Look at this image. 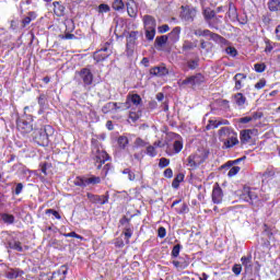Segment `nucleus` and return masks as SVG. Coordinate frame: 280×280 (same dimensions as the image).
<instances>
[{"label": "nucleus", "mask_w": 280, "mask_h": 280, "mask_svg": "<svg viewBox=\"0 0 280 280\" xmlns=\"http://www.w3.org/2000/svg\"><path fill=\"white\" fill-rule=\"evenodd\" d=\"M209 158V151L201 150L198 151L195 154H191L187 159V166L190 167V170H197L202 165L205 161Z\"/></svg>", "instance_id": "f257e3e1"}, {"label": "nucleus", "mask_w": 280, "mask_h": 280, "mask_svg": "<svg viewBox=\"0 0 280 280\" xmlns=\"http://www.w3.org/2000/svg\"><path fill=\"white\" fill-rule=\"evenodd\" d=\"M49 132H51V126H46L40 129H36L33 132V139L38 145H47L49 143Z\"/></svg>", "instance_id": "f03ea898"}, {"label": "nucleus", "mask_w": 280, "mask_h": 280, "mask_svg": "<svg viewBox=\"0 0 280 280\" xmlns=\"http://www.w3.org/2000/svg\"><path fill=\"white\" fill-rule=\"evenodd\" d=\"M92 153L94 156L95 165L97 170H102V165L108 161V153L100 149L98 147H93Z\"/></svg>", "instance_id": "7ed1b4c3"}, {"label": "nucleus", "mask_w": 280, "mask_h": 280, "mask_svg": "<svg viewBox=\"0 0 280 280\" xmlns=\"http://www.w3.org/2000/svg\"><path fill=\"white\" fill-rule=\"evenodd\" d=\"M205 82V77L200 73L188 77L182 81L180 86H197L198 84H202Z\"/></svg>", "instance_id": "20e7f679"}, {"label": "nucleus", "mask_w": 280, "mask_h": 280, "mask_svg": "<svg viewBox=\"0 0 280 280\" xmlns=\"http://www.w3.org/2000/svg\"><path fill=\"white\" fill-rule=\"evenodd\" d=\"M197 11L195 8L182 7L180 19L187 23H192L196 19Z\"/></svg>", "instance_id": "39448f33"}, {"label": "nucleus", "mask_w": 280, "mask_h": 280, "mask_svg": "<svg viewBox=\"0 0 280 280\" xmlns=\"http://www.w3.org/2000/svg\"><path fill=\"white\" fill-rule=\"evenodd\" d=\"M79 77L81 78L84 86H91L93 84V72L89 68H82L79 71Z\"/></svg>", "instance_id": "423d86ee"}, {"label": "nucleus", "mask_w": 280, "mask_h": 280, "mask_svg": "<svg viewBox=\"0 0 280 280\" xmlns=\"http://www.w3.org/2000/svg\"><path fill=\"white\" fill-rule=\"evenodd\" d=\"M18 130L22 135H30V132H32V130H34V125H32V121H27V120L21 118V119H18Z\"/></svg>", "instance_id": "0eeeda50"}, {"label": "nucleus", "mask_w": 280, "mask_h": 280, "mask_svg": "<svg viewBox=\"0 0 280 280\" xmlns=\"http://www.w3.org/2000/svg\"><path fill=\"white\" fill-rule=\"evenodd\" d=\"M222 198H224V194L220 185L217 184L212 190V202L214 205H222Z\"/></svg>", "instance_id": "6e6552de"}, {"label": "nucleus", "mask_w": 280, "mask_h": 280, "mask_svg": "<svg viewBox=\"0 0 280 280\" xmlns=\"http://www.w3.org/2000/svg\"><path fill=\"white\" fill-rule=\"evenodd\" d=\"M112 54L113 51L109 50L108 47H103L98 51L94 52V60H96V62H102V60H106V58Z\"/></svg>", "instance_id": "1a4fd4ad"}, {"label": "nucleus", "mask_w": 280, "mask_h": 280, "mask_svg": "<svg viewBox=\"0 0 280 280\" xmlns=\"http://www.w3.org/2000/svg\"><path fill=\"white\" fill-rule=\"evenodd\" d=\"M86 197L90 202H94L95 205H106V202H108V197L106 196L93 195L91 192H88Z\"/></svg>", "instance_id": "9d476101"}, {"label": "nucleus", "mask_w": 280, "mask_h": 280, "mask_svg": "<svg viewBox=\"0 0 280 280\" xmlns=\"http://www.w3.org/2000/svg\"><path fill=\"white\" fill-rule=\"evenodd\" d=\"M203 36L205 37H210L211 40H215V43H221V45H228L229 44V42L224 37L218 35L215 33H211V31H209V30H203Z\"/></svg>", "instance_id": "9b49d317"}, {"label": "nucleus", "mask_w": 280, "mask_h": 280, "mask_svg": "<svg viewBox=\"0 0 280 280\" xmlns=\"http://www.w3.org/2000/svg\"><path fill=\"white\" fill-rule=\"evenodd\" d=\"M68 272L69 269L63 265L57 271L52 272L51 280H65L67 279Z\"/></svg>", "instance_id": "f8f14e48"}, {"label": "nucleus", "mask_w": 280, "mask_h": 280, "mask_svg": "<svg viewBox=\"0 0 280 280\" xmlns=\"http://www.w3.org/2000/svg\"><path fill=\"white\" fill-rule=\"evenodd\" d=\"M126 7L128 15L131 19H136L137 13L139 12V9L137 8V2H135V0H127Z\"/></svg>", "instance_id": "ddd939ff"}, {"label": "nucleus", "mask_w": 280, "mask_h": 280, "mask_svg": "<svg viewBox=\"0 0 280 280\" xmlns=\"http://www.w3.org/2000/svg\"><path fill=\"white\" fill-rule=\"evenodd\" d=\"M151 75H155L158 78H163V75H167L170 73V70L165 68V66H158L150 69Z\"/></svg>", "instance_id": "4468645a"}, {"label": "nucleus", "mask_w": 280, "mask_h": 280, "mask_svg": "<svg viewBox=\"0 0 280 280\" xmlns=\"http://www.w3.org/2000/svg\"><path fill=\"white\" fill-rule=\"evenodd\" d=\"M233 80L235 82L234 91H241V89L244 86V80H246V74L236 73Z\"/></svg>", "instance_id": "2eb2a0df"}, {"label": "nucleus", "mask_w": 280, "mask_h": 280, "mask_svg": "<svg viewBox=\"0 0 280 280\" xmlns=\"http://www.w3.org/2000/svg\"><path fill=\"white\" fill-rule=\"evenodd\" d=\"M144 30H156V20L152 15L143 16Z\"/></svg>", "instance_id": "dca6fc26"}, {"label": "nucleus", "mask_w": 280, "mask_h": 280, "mask_svg": "<svg viewBox=\"0 0 280 280\" xmlns=\"http://www.w3.org/2000/svg\"><path fill=\"white\" fill-rule=\"evenodd\" d=\"M240 140H237V133L234 131L231 133L228 139L223 142L224 148H233V145H237Z\"/></svg>", "instance_id": "f3484780"}, {"label": "nucleus", "mask_w": 280, "mask_h": 280, "mask_svg": "<svg viewBox=\"0 0 280 280\" xmlns=\"http://www.w3.org/2000/svg\"><path fill=\"white\" fill-rule=\"evenodd\" d=\"M219 126H229V120L220 119V120H209V124L206 126V129L213 130L219 128Z\"/></svg>", "instance_id": "a211bd4d"}, {"label": "nucleus", "mask_w": 280, "mask_h": 280, "mask_svg": "<svg viewBox=\"0 0 280 280\" xmlns=\"http://www.w3.org/2000/svg\"><path fill=\"white\" fill-rule=\"evenodd\" d=\"M170 43H178L180 40V26H176L173 31L167 35Z\"/></svg>", "instance_id": "6ab92c4d"}, {"label": "nucleus", "mask_w": 280, "mask_h": 280, "mask_svg": "<svg viewBox=\"0 0 280 280\" xmlns=\"http://www.w3.org/2000/svg\"><path fill=\"white\" fill-rule=\"evenodd\" d=\"M102 183V178L97 176H92L88 178L81 179V184L83 187H86V185H100Z\"/></svg>", "instance_id": "aec40b11"}, {"label": "nucleus", "mask_w": 280, "mask_h": 280, "mask_svg": "<svg viewBox=\"0 0 280 280\" xmlns=\"http://www.w3.org/2000/svg\"><path fill=\"white\" fill-rule=\"evenodd\" d=\"M241 198L242 200H245V202H248V200H257V195H255L254 191H250V188H244Z\"/></svg>", "instance_id": "412c9836"}, {"label": "nucleus", "mask_w": 280, "mask_h": 280, "mask_svg": "<svg viewBox=\"0 0 280 280\" xmlns=\"http://www.w3.org/2000/svg\"><path fill=\"white\" fill-rule=\"evenodd\" d=\"M127 102L130 106V104H133V106L141 105V96L139 94H129L127 96Z\"/></svg>", "instance_id": "4be33fe9"}, {"label": "nucleus", "mask_w": 280, "mask_h": 280, "mask_svg": "<svg viewBox=\"0 0 280 280\" xmlns=\"http://www.w3.org/2000/svg\"><path fill=\"white\" fill-rule=\"evenodd\" d=\"M8 248L12 250H18V253H23V245L19 241H9Z\"/></svg>", "instance_id": "5701e85b"}, {"label": "nucleus", "mask_w": 280, "mask_h": 280, "mask_svg": "<svg viewBox=\"0 0 280 280\" xmlns=\"http://www.w3.org/2000/svg\"><path fill=\"white\" fill-rule=\"evenodd\" d=\"M242 266H244L245 270H250L253 268V257L252 256H243L241 258Z\"/></svg>", "instance_id": "b1692460"}, {"label": "nucleus", "mask_w": 280, "mask_h": 280, "mask_svg": "<svg viewBox=\"0 0 280 280\" xmlns=\"http://www.w3.org/2000/svg\"><path fill=\"white\" fill-rule=\"evenodd\" d=\"M19 277H23V270L21 269H11L7 272L8 279H19Z\"/></svg>", "instance_id": "393cba45"}, {"label": "nucleus", "mask_w": 280, "mask_h": 280, "mask_svg": "<svg viewBox=\"0 0 280 280\" xmlns=\"http://www.w3.org/2000/svg\"><path fill=\"white\" fill-rule=\"evenodd\" d=\"M233 100L237 106H244V104H246V96H244L242 93L234 94Z\"/></svg>", "instance_id": "a878e982"}, {"label": "nucleus", "mask_w": 280, "mask_h": 280, "mask_svg": "<svg viewBox=\"0 0 280 280\" xmlns=\"http://www.w3.org/2000/svg\"><path fill=\"white\" fill-rule=\"evenodd\" d=\"M52 5H54V12L57 16L65 15V5L60 4V2L58 1L54 2Z\"/></svg>", "instance_id": "bb28decb"}, {"label": "nucleus", "mask_w": 280, "mask_h": 280, "mask_svg": "<svg viewBox=\"0 0 280 280\" xmlns=\"http://www.w3.org/2000/svg\"><path fill=\"white\" fill-rule=\"evenodd\" d=\"M268 9L270 12H279L280 10V0H269L268 1Z\"/></svg>", "instance_id": "cd10ccee"}, {"label": "nucleus", "mask_w": 280, "mask_h": 280, "mask_svg": "<svg viewBox=\"0 0 280 280\" xmlns=\"http://www.w3.org/2000/svg\"><path fill=\"white\" fill-rule=\"evenodd\" d=\"M250 135H253V130L250 129L241 131V142L248 143V141H250Z\"/></svg>", "instance_id": "c85d7f7f"}, {"label": "nucleus", "mask_w": 280, "mask_h": 280, "mask_svg": "<svg viewBox=\"0 0 280 280\" xmlns=\"http://www.w3.org/2000/svg\"><path fill=\"white\" fill-rule=\"evenodd\" d=\"M183 180H185V175L182 173L177 174L176 177L173 179L172 187L174 189H178V187H180V183H183Z\"/></svg>", "instance_id": "c756f323"}, {"label": "nucleus", "mask_w": 280, "mask_h": 280, "mask_svg": "<svg viewBox=\"0 0 280 280\" xmlns=\"http://www.w3.org/2000/svg\"><path fill=\"white\" fill-rule=\"evenodd\" d=\"M235 131H233L231 128L229 127H222L220 130H219V137L221 139H224V137H231V135H233Z\"/></svg>", "instance_id": "7c9ffc66"}, {"label": "nucleus", "mask_w": 280, "mask_h": 280, "mask_svg": "<svg viewBox=\"0 0 280 280\" xmlns=\"http://www.w3.org/2000/svg\"><path fill=\"white\" fill-rule=\"evenodd\" d=\"M115 108H117V103H107L102 107V113L107 115V113L115 110Z\"/></svg>", "instance_id": "2f4dec72"}, {"label": "nucleus", "mask_w": 280, "mask_h": 280, "mask_svg": "<svg viewBox=\"0 0 280 280\" xmlns=\"http://www.w3.org/2000/svg\"><path fill=\"white\" fill-rule=\"evenodd\" d=\"M168 40L167 35L158 36L155 38V45H158V47H163V45H166Z\"/></svg>", "instance_id": "473e14b6"}, {"label": "nucleus", "mask_w": 280, "mask_h": 280, "mask_svg": "<svg viewBox=\"0 0 280 280\" xmlns=\"http://www.w3.org/2000/svg\"><path fill=\"white\" fill-rule=\"evenodd\" d=\"M126 4H124V0H114L112 4L113 10H116L117 12H119V10H124Z\"/></svg>", "instance_id": "72a5a7b5"}, {"label": "nucleus", "mask_w": 280, "mask_h": 280, "mask_svg": "<svg viewBox=\"0 0 280 280\" xmlns=\"http://www.w3.org/2000/svg\"><path fill=\"white\" fill-rule=\"evenodd\" d=\"M144 30H145L147 40H154V36H156V28H144Z\"/></svg>", "instance_id": "f704fd0d"}, {"label": "nucleus", "mask_w": 280, "mask_h": 280, "mask_svg": "<svg viewBox=\"0 0 280 280\" xmlns=\"http://www.w3.org/2000/svg\"><path fill=\"white\" fill-rule=\"evenodd\" d=\"M122 235H125L126 244H130V237H132V228H124Z\"/></svg>", "instance_id": "c9c22d12"}, {"label": "nucleus", "mask_w": 280, "mask_h": 280, "mask_svg": "<svg viewBox=\"0 0 280 280\" xmlns=\"http://www.w3.org/2000/svg\"><path fill=\"white\" fill-rule=\"evenodd\" d=\"M137 36H139V32H130L129 36L127 37L128 45H135V40H137Z\"/></svg>", "instance_id": "e433bc0d"}, {"label": "nucleus", "mask_w": 280, "mask_h": 280, "mask_svg": "<svg viewBox=\"0 0 280 280\" xmlns=\"http://www.w3.org/2000/svg\"><path fill=\"white\" fill-rule=\"evenodd\" d=\"M203 16H205L206 21H211V19H213L215 16V11H213L211 9H206V10H203Z\"/></svg>", "instance_id": "4c0bfd02"}, {"label": "nucleus", "mask_w": 280, "mask_h": 280, "mask_svg": "<svg viewBox=\"0 0 280 280\" xmlns=\"http://www.w3.org/2000/svg\"><path fill=\"white\" fill-rule=\"evenodd\" d=\"M128 108H130L128 101L125 103H116L115 112L117 113V110H128Z\"/></svg>", "instance_id": "58836bf2"}, {"label": "nucleus", "mask_w": 280, "mask_h": 280, "mask_svg": "<svg viewBox=\"0 0 280 280\" xmlns=\"http://www.w3.org/2000/svg\"><path fill=\"white\" fill-rule=\"evenodd\" d=\"M1 220H3V222H5L7 224H13L14 223V215L8 214V213H3L1 215Z\"/></svg>", "instance_id": "ea45409f"}, {"label": "nucleus", "mask_w": 280, "mask_h": 280, "mask_svg": "<svg viewBox=\"0 0 280 280\" xmlns=\"http://www.w3.org/2000/svg\"><path fill=\"white\" fill-rule=\"evenodd\" d=\"M173 150H174L175 154H178V152H180L183 150V141L176 140L173 144Z\"/></svg>", "instance_id": "a19ab883"}, {"label": "nucleus", "mask_w": 280, "mask_h": 280, "mask_svg": "<svg viewBox=\"0 0 280 280\" xmlns=\"http://www.w3.org/2000/svg\"><path fill=\"white\" fill-rule=\"evenodd\" d=\"M225 52L228 54V56H231L232 58H235V56H237V49H235V47L233 46H228L225 48Z\"/></svg>", "instance_id": "79ce46f5"}, {"label": "nucleus", "mask_w": 280, "mask_h": 280, "mask_svg": "<svg viewBox=\"0 0 280 280\" xmlns=\"http://www.w3.org/2000/svg\"><path fill=\"white\" fill-rule=\"evenodd\" d=\"M194 47H196L194 45V43H191L189 40H185L183 44V51H191V49H194Z\"/></svg>", "instance_id": "37998d69"}, {"label": "nucleus", "mask_w": 280, "mask_h": 280, "mask_svg": "<svg viewBox=\"0 0 280 280\" xmlns=\"http://www.w3.org/2000/svg\"><path fill=\"white\" fill-rule=\"evenodd\" d=\"M147 154L148 156H156L158 152H156V148H154V145H148L147 147Z\"/></svg>", "instance_id": "c03bdc74"}, {"label": "nucleus", "mask_w": 280, "mask_h": 280, "mask_svg": "<svg viewBox=\"0 0 280 280\" xmlns=\"http://www.w3.org/2000/svg\"><path fill=\"white\" fill-rule=\"evenodd\" d=\"M120 226H124V229L130 228V219L122 217L119 221Z\"/></svg>", "instance_id": "a18cd8bd"}, {"label": "nucleus", "mask_w": 280, "mask_h": 280, "mask_svg": "<svg viewBox=\"0 0 280 280\" xmlns=\"http://www.w3.org/2000/svg\"><path fill=\"white\" fill-rule=\"evenodd\" d=\"M98 12L104 14V12H110V7L108 4L102 3L98 5Z\"/></svg>", "instance_id": "49530a36"}, {"label": "nucleus", "mask_w": 280, "mask_h": 280, "mask_svg": "<svg viewBox=\"0 0 280 280\" xmlns=\"http://www.w3.org/2000/svg\"><path fill=\"white\" fill-rule=\"evenodd\" d=\"M254 68L257 73H264L266 71V63H256Z\"/></svg>", "instance_id": "de8ad7c7"}, {"label": "nucleus", "mask_w": 280, "mask_h": 280, "mask_svg": "<svg viewBox=\"0 0 280 280\" xmlns=\"http://www.w3.org/2000/svg\"><path fill=\"white\" fill-rule=\"evenodd\" d=\"M240 170H241L240 166H233L232 168H230L228 176L230 178H232V176H236Z\"/></svg>", "instance_id": "09e8293b"}, {"label": "nucleus", "mask_w": 280, "mask_h": 280, "mask_svg": "<svg viewBox=\"0 0 280 280\" xmlns=\"http://www.w3.org/2000/svg\"><path fill=\"white\" fill-rule=\"evenodd\" d=\"M127 143H128V138L127 137L121 136V137L118 138V145L120 148H126Z\"/></svg>", "instance_id": "8fccbe9b"}, {"label": "nucleus", "mask_w": 280, "mask_h": 280, "mask_svg": "<svg viewBox=\"0 0 280 280\" xmlns=\"http://www.w3.org/2000/svg\"><path fill=\"white\" fill-rule=\"evenodd\" d=\"M139 117H141V114L139 112L129 113V119H131V121H137Z\"/></svg>", "instance_id": "3c124183"}, {"label": "nucleus", "mask_w": 280, "mask_h": 280, "mask_svg": "<svg viewBox=\"0 0 280 280\" xmlns=\"http://www.w3.org/2000/svg\"><path fill=\"white\" fill-rule=\"evenodd\" d=\"M167 165H170V160L166 158H161L159 162V167L163 168L167 167Z\"/></svg>", "instance_id": "603ef678"}, {"label": "nucleus", "mask_w": 280, "mask_h": 280, "mask_svg": "<svg viewBox=\"0 0 280 280\" xmlns=\"http://www.w3.org/2000/svg\"><path fill=\"white\" fill-rule=\"evenodd\" d=\"M158 32H159V34H165V33L170 32V25L163 24L162 26H159Z\"/></svg>", "instance_id": "864d4df0"}, {"label": "nucleus", "mask_w": 280, "mask_h": 280, "mask_svg": "<svg viewBox=\"0 0 280 280\" xmlns=\"http://www.w3.org/2000/svg\"><path fill=\"white\" fill-rule=\"evenodd\" d=\"M232 271H233L234 275H236V276L242 275V265H238V264L234 265V266L232 267Z\"/></svg>", "instance_id": "5fc2aeb1"}, {"label": "nucleus", "mask_w": 280, "mask_h": 280, "mask_svg": "<svg viewBox=\"0 0 280 280\" xmlns=\"http://www.w3.org/2000/svg\"><path fill=\"white\" fill-rule=\"evenodd\" d=\"M264 86H266V79H260L256 84H255V89H257L258 91L264 89Z\"/></svg>", "instance_id": "6e6d98bb"}, {"label": "nucleus", "mask_w": 280, "mask_h": 280, "mask_svg": "<svg viewBox=\"0 0 280 280\" xmlns=\"http://www.w3.org/2000/svg\"><path fill=\"white\" fill-rule=\"evenodd\" d=\"M135 143H136V145H138V148H145V145H148V142H145L141 138L136 139Z\"/></svg>", "instance_id": "4d7b16f0"}, {"label": "nucleus", "mask_w": 280, "mask_h": 280, "mask_svg": "<svg viewBox=\"0 0 280 280\" xmlns=\"http://www.w3.org/2000/svg\"><path fill=\"white\" fill-rule=\"evenodd\" d=\"M173 257H178L180 255V245H175L172 250Z\"/></svg>", "instance_id": "13d9d810"}, {"label": "nucleus", "mask_w": 280, "mask_h": 280, "mask_svg": "<svg viewBox=\"0 0 280 280\" xmlns=\"http://www.w3.org/2000/svg\"><path fill=\"white\" fill-rule=\"evenodd\" d=\"M272 176H275V171H272V170H270V168H268L264 174H262V178H270V177H272Z\"/></svg>", "instance_id": "bf43d9fd"}, {"label": "nucleus", "mask_w": 280, "mask_h": 280, "mask_svg": "<svg viewBox=\"0 0 280 280\" xmlns=\"http://www.w3.org/2000/svg\"><path fill=\"white\" fill-rule=\"evenodd\" d=\"M45 102H47V96H45V94H40L38 97V104L42 108L45 106Z\"/></svg>", "instance_id": "052dcab7"}, {"label": "nucleus", "mask_w": 280, "mask_h": 280, "mask_svg": "<svg viewBox=\"0 0 280 280\" xmlns=\"http://www.w3.org/2000/svg\"><path fill=\"white\" fill-rule=\"evenodd\" d=\"M188 68L190 69H197L198 68V61L197 60H190L187 62Z\"/></svg>", "instance_id": "680f3d73"}, {"label": "nucleus", "mask_w": 280, "mask_h": 280, "mask_svg": "<svg viewBox=\"0 0 280 280\" xmlns=\"http://www.w3.org/2000/svg\"><path fill=\"white\" fill-rule=\"evenodd\" d=\"M158 235L161 238L165 237V235H167V232L165 231V228H159Z\"/></svg>", "instance_id": "e2e57ef3"}, {"label": "nucleus", "mask_w": 280, "mask_h": 280, "mask_svg": "<svg viewBox=\"0 0 280 280\" xmlns=\"http://www.w3.org/2000/svg\"><path fill=\"white\" fill-rule=\"evenodd\" d=\"M164 176L165 178H172V176H174V172L172 171V168H166L164 171Z\"/></svg>", "instance_id": "0e129e2a"}, {"label": "nucleus", "mask_w": 280, "mask_h": 280, "mask_svg": "<svg viewBox=\"0 0 280 280\" xmlns=\"http://www.w3.org/2000/svg\"><path fill=\"white\" fill-rule=\"evenodd\" d=\"M252 120H253V117L246 116V117L241 118L240 122L241 124H249V121H252Z\"/></svg>", "instance_id": "69168bd1"}, {"label": "nucleus", "mask_w": 280, "mask_h": 280, "mask_svg": "<svg viewBox=\"0 0 280 280\" xmlns=\"http://www.w3.org/2000/svg\"><path fill=\"white\" fill-rule=\"evenodd\" d=\"M30 23H32V16H26L22 21L23 27H26V25H30Z\"/></svg>", "instance_id": "338daca9"}, {"label": "nucleus", "mask_w": 280, "mask_h": 280, "mask_svg": "<svg viewBox=\"0 0 280 280\" xmlns=\"http://www.w3.org/2000/svg\"><path fill=\"white\" fill-rule=\"evenodd\" d=\"M21 191H23V184H18L15 187V195L19 196V194H21Z\"/></svg>", "instance_id": "774afa93"}]
</instances>
